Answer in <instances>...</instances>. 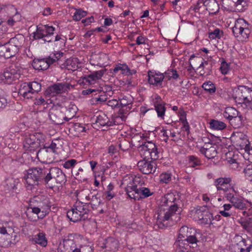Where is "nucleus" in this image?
I'll list each match as a JSON object with an SVG mask.
<instances>
[{
  "label": "nucleus",
  "instance_id": "nucleus-1",
  "mask_svg": "<svg viewBox=\"0 0 252 252\" xmlns=\"http://www.w3.org/2000/svg\"><path fill=\"white\" fill-rule=\"evenodd\" d=\"M177 200L173 193H167L161 198L160 207L155 217L158 227H167L180 220L181 209L177 204Z\"/></svg>",
  "mask_w": 252,
  "mask_h": 252
},
{
  "label": "nucleus",
  "instance_id": "nucleus-2",
  "mask_svg": "<svg viewBox=\"0 0 252 252\" xmlns=\"http://www.w3.org/2000/svg\"><path fill=\"white\" fill-rule=\"evenodd\" d=\"M139 152L143 159L137 163L139 170L143 174L154 173L156 170L155 162L150 159L156 160L158 158V152L156 145L151 142H147L139 148Z\"/></svg>",
  "mask_w": 252,
  "mask_h": 252
},
{
  "label": "nucleus",
  "instance_id": "nucleus-3",
  "mask_svg": "<svg viewBox=\"0 0 252 252\" xmlns=\"http://www.w3.org/2000/svg\"><path fill=\"white\" fill-rule=\"evenodd\" d=\"M19 241L18 233L12 221L0 222V247L9 248L14 246Z\"/></svg>",
  "mask_w": 252,
  "mask_h": 252
},
{
  "label": "nucleus",
  "instance_id": "nucleus-4",
  "mask_svg": "<svg viewBox=\"0 0 252 252\" xmlns=\"http://www.w3.org/2000/svg\"><path fill=\"white\" fill-rule=\"evenodd\" d=\"M18 43L16 38L8 39L3 36L0 40V58L9 59L14 56L19 50Z\"/></svg>",
  "mask_w": 252,
  "mask_h": 252
},
{
  "label": "nucleus",
  "instance_id": "nucleus-5",
  "mask_svg": "<svg viewBox=\"0 0 252 252\" xmlns=\"http://www.w3.org/2000/svg\"><path fill=\"white\" fill-rule=\"evenodd\" d=\"M89 209L85 202L76 201L72 208L67 212V218L73 222L85 220L88 218Z\"/></svg>",
  "mask_w": 252,
  "mask_h": 252
},
{
  "label": "nucleus",
  "instance_id": "nucleus-6",
  "mask_svg": "<svg viewBox=\"0 0 252 252\" xmlns=\"http://www.w3.org/2000/svg\"><path fill=\"white\" fill-rule=\"evenodd\" d=\"M45 183L49 188H53L55 185L52 180H55L57 184H64L67 181L65 174L58 167H46Z\"/></svg>",
  "mask_w": 252,
  "mask_h": 252
},
{
  "label": "nucleus",
  "instance_id": "nucleus-7",
  "mask_svg": "<svg viewBox=\"0 0 252 252\" xmlns=\"http://www.w3.org/2000/svg\"><path fill=\"white\" fill-rule=\"evenodd\" d=\"M45 135L41 132H35L30 134L25 138L23 146L27 152L34 151L42 145L45 141Z\"/></svg>",
  "mask_w": 252,
  "mask_h": 252
},
{
  "label": "nucleus",
  "instance_id": "nucleus-8",
  "mask_svg": "<svg viewBox=\"0 0 252 252\" xmlns=\"http://www.w3.org/2000/svg\"><path fill=\"white\" fill-rule=\"evenodd\" d=\"M55 28L49 25H39L36 27V30L32 33L34 40H42L44 42H50L53 41L52 36Z\"/></svg>",
  "mask_w": 252,
  "mask_h": 252
},
{
  "label": "nucleus",
  "instance_id": "nucleus-9",
  "mask_svg": "<svg viewBox=\"0 0 252 252\" xmlns=\"http://www.w3.org/2000/svg\"><path fill=\"white\" fill-rule=\"evenodd\" d=\"M46 167L43 168H32L28 170L25 179L26 184L29 186L37 185L38 182L42 179L45 182Z\"/></svg>",
  "mask_w": 252,
  "mask_h": 252
},
{
  "label": "nucleus",
  "instance_id": "nucleus-10",
  "mask_svg": "<svg viewBox=\"0 0 252 252\" xmlns=\"http://www.w3.org/2000/svg\"><path fill=\"white\" fill-rule=\"evenodd\" d=\"M137 179L132 175H126L122 180L121 186L126 189L128 196L134 200L138 199L137 196L134 195V192L137 188Z\"/></svg>",
  "mask_w": 252,
  "mask_h": 252
},
{
  "label": "nucleus",
  "instance_id": "nucleus-11",
  "mask_svg": "<svg viewBox=\"0 0 252 252\" xmlns=\"http://www.w3.org/2000/svg\"><path fill=\"white\" fill-rule=\"evenodd\" d=\"M234 99L239 103H251L252 104V89L245 86H240L236 91Z\"/></svg>",
  "mask_w": 252,
  "mask_h": 252
},
{
  "label": "nucleus",
  "instance_id": "nucleus-12",
  "mask_svg": "<svg viewBox=\"0 0 252 252\" xmlns=\"http://www.w3.org/2000/svg\"><path fill=\"white\" fill-rule=\"evenodd\" d=\"M55 147V145L51 144L49 147L40 149L36 154L38 159L42 162H52L54 158Z\"/></svg>",
  "mask_w": 252,
  "mask_h": 252
},
{
  "label": "nucleus",
  "instance_id": "nucleus-13",
  "mask_svg": "<svg viewBox=\"0 0 252 252\" xmlns=\"http://www.w3.org/2000/svg\"><path fill=\"white\" fill-rule=\"evenodd\" d=\"M231 182L232 179L230 177H220L215 180V185L218 190H223L225 193L230 191L236 193L237 191Z\"/></svg>",
  "mask_w": 252,
  "mask_h": 252
},
{
  "label": "nucleus",
  "instance_id": "nucleus-14",
  "mask_svg": "<svg viewBox=\"0 0 252 252\" xmlns=\"http://www.w3.org/2000/svg\"><path fill=\"white\" fill-rule=\"evenodd\" d=\"M19 77V73L12 66H11L3 73L0 74V84H11L18 80Z\"/></svg>",
  "mask_w": 252,
  "mask_h": 252
},
{
  "label": "nucleus",
  "instance_id": "nucleus-15",
  "mask_svg": "<svg viewBox=\"0 0 252 252\" xmlns=\"http://www.w3.org/2000/svg\"><path fill=\"white\" fill-rule=\"evenodd\" d=\"M109 60V57L106 53H93L90 56V63L93 65L104 67L108 65Z\"/></svg>",
  "mask_w": 252,
  "mask_h": 252
},
{
  "label": "nucleus",
  "instance_id": "nucleus-16",
  "mask_svg": "<svg viewBox=\"0 0 252 252\" xmlns=\"http://www.w3.org/2000/svg\"><path fill=\"white\" fill-rule=\"evenodd\" d=\"M110 72L113 76H129L134 74L135 71L134 70H130L126 63H118L114 65L113 68L110 69Z\"/></svg>",
  "mask_w": 252,
  "mask_h": 252
},
{
  "label": "nucleus",
  "instance_id": "nucleus-17",
  "mask_svg": "<svg viewBox=\"0 0 252 252\" xmlns=\"http://www.w3.org/2000/svg\"><path fill=\"white\" fill-rule=\"evenodd\" d=\"M70 85L67 83H56L47 89V91L51 95H55L56 94H62L70 90Z\"/></svg>",
  "mask_w": 252,
  "mask_h": 252
},
{
  "label": "nucleus",
  "instance_id": "nucleus-18",
  "mask_svg": "<svg viewBox=\"0 0 252 252\" xmlns=\"http://www.w3.org/2000/svg\"><path fill=\"white\" fill-rule=\"evenodd\" d=\"M205 212L204 206H197L189 211V216L199 224H203Z\"/></svg>",
  "mask_w": 252,
  "mask_h": 252
},
{
  "label": "nucleus",
  "instance_id": "nucleus-19",
  "mask_svg": "<svg viewBox=\"0 0 252 252\" xmlns=\"http://www.w3.org/2000/svg\"><path fill=\"white\" fill-rule=\"evenodd\" d=\"M105 72V69L94 71L83 77V81L90 85L94 84L101 80Z\"/></svg>",
  "mask_w": 252,
  "mask_h": 252
},
{
  "label": "nucleus",
  "instance_id": "nucleus-20",
  "mask_svg": "<svg viewBox=\"0 0 252 252\" xmlns=\"http://www.w3.org/2000/svg\"><path fill=\"white\" fill-rule=\"evenodd\" d=\"M234 192L230 191L225 193L224 197L228 200L232 205L235 208L240 210H244L246 208V204L243 200L237 197H235L233 194Z\"/></svg>",
  "mask_w": 252,
  "mask_h": 252
},
{
  "label": "nucleus",
  "instance_id": "nucleus-21",
  "mask_svg": "<svg viewBox=\"0 0 252 252\" xmlns=\"http://www.w3.org/2000/svg\"><path fill=\"white\" fill-rule=\"evenodd\" d=\"M153 105L157 113L158 117L160 120H164L165 115L166 108L164 103L161 101L159 96H156L155 99L153 101Z\"/></svg>",
  "mask_w": 252,
  "mask_h": 252
},
{
  "label": "nucleus",
  "instance_id": "nucleus-22",
  "mask_svg": "<svg viewBox=\"0 0 252 252\" xmlns=\"http://www.w3.org/2000/svg\"><path fill=\"white\" fill-rule=\"evenodd\" d=\"M39 199V197L36 196L35 197L32 201H31V203L29 204V207L28 208L29 213L32 212L36 215L37 219H35L33 220H36L37 219L39 218H43L44 217L45 215L43 213V211H41L42 209V204L40 203L37 206H34L32 203L33 201H38V199ZM29 215V214H28V216Z\"/></svg>",
  "mask_w": 252,
  "mask_h": 252
},
{
  "label": "nucleus",
  "instance_id": "nucleus-23",
  "mask_svg": "<svg viewBox=\"0 0 252 252\" xmlns=\"http://www.w3.org/2000/svg\"><path fill=\"white\" fill-rule=\"evenodd\" d=\"M171 109L175 112H177V114L179 117V121L183 125V127L185 130L189 132V126L186 118V113L183 108L180 107L179 109L178 106H173L171 107Z\"/></svg>",
  "mask_w": 252,
  "mask_h": 252
},
{
  "label": "nucleus",
  "instance_id": "nucleus-24",
  "mask_svg": "<svg viewBox=\"0 0 252 252\" xmlns=\"http://www.w3.org/2000/svg\"><path fill=\"white\" fill-rule=\"evenodd\" d=\"M31 241L33 244H36L41 247L45 248L47 246L48 239L46 234L43 231H39L33 235Z\"/></svg>",
  "mask_w": 252,
  "mask_h": 252
},
{
  "label": "nucleus",
  "instance_id": "nucleus-25",
  "mask_svg": "<svg viewBox=\"0 0 252 252\" xmlns=\"http://www.w3.org/2000/svg\"><path fill=\"white\" fill-rule=\"evenodd\" d=\"M207 27L208 37L210 40L219 39L223 36V31L215 27L211 23L207 24Z\"/></svg>",
  "mask_w": 252,
  "mask_h": 252
},
{
  "label": "nucleus",
  "instance_id": "nucleus-26",
  "mask_svg": "<svg viewBox=\"0 0 252 252\" xmlns=\"http://www.w3.org/2000/svg\"><path fill=\"white\" fill-rule=\"evenodd\" d=\"M80 64L79 60L77 58H71L67 59L61 65V67L69 70L75 71L79 67Z\"/></svg>",
  "mask_w": 252,
  "mask_h": 252
},
{
  "label": "nucleus",
  "instance_id": "nucleus-27",
  "mask_svg": "<svg viewBox=\"0 0 252 252\" xmlns=\"http://www.w3.org/2000/svg\"><path fill=\"white\" fill-rule=\"evenodd\" d=\"M18 94L23 96L24 99H30L32 97V93L29 83L25 82L21 84L19 87Z\"/></svg>",
  "mask_w": 252,
  "mask_h": 252
},
{
  "label": "nucleus",
  "instance_id": "nucleus-28",
  "mask_svg": "<svg viewBox=\"0 0 252 252\" xmlns=\"http://www.w3.org/2000/svg\"><path fill=\"white\" fill-rule=\"evenodd\" d=\"M148 80L150 84L158 86L161 83L164 78V74L159 72H150L148 74Z\"/></svg>",
  "mask_w": 252,
  "mask_h": 252
},
{
  "label": "nucleus",
  "instance_id": "nucleus-29",
  "mask_svg": "<svg viewBox=\"0 0 252 252\" xmlns=\"http://www.w3.org/2000/svg\"><path fill=\"white\" fill-rule=\"evenodd\" d=\"M101 247L108 251H116L119 248V242L113 237H109L106 239Z\"/></svg>",
  "mask_w": 252,
  "mask_h": 252
},
{
  "label": "nucleus",
  "instance_id": "nucleus-30",
  "mask_svg": "<svg viewBox=\"0 0 252 252\" xmlns=\"http://www.w3.org/2000/svg\"><path fill=\"white\" fill-rule=\"evenodd\" d=\"M49 117L50 120L56 125L63 124V119H65L66 121L69 120L66 117H64L63 114L58 111L50 112L49 114Z\"/></svg>",
  "mask_w": 252,
  "mask_h": 252
},
{
  "label": "nucleus",
  "instance_id": "nucleus-31",
  "mask_svg": "<svg viewBox=\"0 0 252 252\" xmlns=\"http://www.w3.org/2000/svg\"><path fill=\"white\" fill-rule=\"evenodd\" d=\"M219 9V4L215 0H206V11L209 15L216 14Z\"/></svg>",
  "mask_w": 252,
  "mask_h": 252
},
{
  "label": "nucleus",
  "instance_id": "nucleus-32",
  "mask_svg": "<svg viewBox=\"0 0 252 252\" xmlns=\"http://www.w3.org/2000/svg\"><path fill=\"white\" fill-rule=\"evenodd\" d=\"M32 65L35 69L38 70H45L49 67L46 59H34Z\"/></svg>",
  "mask_w": 252,
  "mask_h": 252
},
{
  "label": "nucleus",
  "instance_id": "nucleus-33",
  "mask_svg": "<svg viewBox=\"0 0 252 252\" xmlns=\"http://www.w3.org/2000/svg\"><path fill=\"white\" fill-rule=\"evenodd\" d=\"M92 195V192L89 189H84L80 190L77 193V201H82L84 202L85 201H89Z\"/></svg>",
  "mask_w": 252,
  "mask_h": 252
},
{
  "label": "nucleus",
  "instance_id": "nucleus-34",
  "mask_svg": "<svg viewBox=\"0 0 252 252\" xmlns=\"http://www.w3.org/2000/svg\"><path fill=\"white\" fill-rule=\"evenodd\" d=\"M244 118L240 113L229 120L230 124L234 128L242 127L244 125Z\"/></svg>",
  "mask_w": 252,
  "mask_h": 252
},
{
  "label": "nucleus",
  "instance_id": "nucleus-35",
  "mask_svg": "<svg viewBox=\"0 0 252 252\" xmlns=\"http://www.w3.org/2000/svg\"><path fill=\"white\" fill-rule=\"evenodd\" d=\"M209 124V127L213 130H221L226 127V125L224 123L215 119H211Z\"/></svg>",
  "mask_w": 252,
  "mask_h": 252
},
{
  "label": "nucleus",
  "instance_id": "nucleus-36",
  "mask_svg": "<svg viewBox=\"0 0 252 252\" xmlns=\"http://www.w3.org/2000/svg\"><path fill=\"white\" fill-rule=\"evenodd\" d=\"M127 118L126 114L119 113L117 115L113 117L110 120V126L122 124L126 121Z\"/></svg>",
  "mask_w": 252,
  "mask_h": 252
},
{
  "label": "nucleus",
  "instance_id": "nucleus-37",
  "mask_svg": "<svg viewBox=\"0 0 252 252\" xmlns=\"http://www.w3.org/2000/svg\"><path fill=\"white\" fill-rule=\"evenodd\" d=\"M110 120L106 114L101 113L97 116L95 122L96 124L100 126H110Z\"/></svg>",
  "mask_w": 252,
  "mask_h": 252
},
{
  "label": "nucleus",
  "instance_id": "nucleus-38",
  "mask_svg": "<svg viewBox=\"0 0 252 252\" xmlns=\"http://www.w3.org/2000/svg\"><path fill=\"white\" fill-rule=\"evenodd\" d=\"M164 77L168 80L177 81L180 79V75L176 70L173 68H169L164 72Z\"/></svg>",
  "mask_w": 252,
  "mask_h": 252
},
{
  "label": "nucleus",
  "instance_id": "nucleus-39",
  "mask_svg": "<svg viewBox=\"0 0 252 252\" xmlns=\"http://www.w3.org/2000/svg\"><path fill=\"white\" fill-rule=\"evenodd\" d=\"M153 193V192L149 188L145 187H141L139 189L136 188L134 192V195L137 196L138 198L139 194L142 195L144 198H147L152 195Z\"/></svg>",
  "mask_w": 252,
  "mask_h": 252
},
{
  "label": "nucleus",
  "instance_id": "nucleus-40",
  "mask_svg": "<svg viewBox=\"0 0 252 252\" xmlns=\"http://www.w3.org/2000/svg\"><path fill=\"white\" fill-rule=\"evenodd\" d=\"M245 22V20L243 19H239L236 21L234 26L232 28V29L233 33L235 37H238L240 36L242 26H243Z\"/></svg>",
  "mask_w": 252,
  "mask_h": 252
},
{
  "label": "nucleus",
  "instance_id": "nucleus-41",
  "mask_svg": "<svg viewBox=\"0 0 252 252\" xmlns=\"http://www.w3.org/2000/svg\"><path fill=\"white\" fill-rule=\"evenodd\" d=\"M63 53L61 52H56L55 53L51 54L50 56L46 58L49 66L58 61H59L62 57H63Z\"/></svg>",
  "mask_w": 252,
  "mask_h": 252
},
{
  "label": "nucleus",
  "instance_id": "nucleus-42",
  "mask_svg": "<svg viewBox=\"0 0 252 252\" xmlns=\"http://www.w3.org/2000/svg\"><path fill=\"white\" fill-rule=\"evenodd\" d=\"M240 114L235 108L231 107H226L223 113V116L228 120L234 118L235 116H237Z\"/></svg>",
  "mask_w": 252,
  "mask_h": 252
},
{
  "label": "nucleus",
  "instance_id": "nucleus-43",
  "mask_svg": "<svg viewBox=\"0 0 252 252\" xmlns=\"http://www.w3.org/2000/svg\"><path fill=\"white\" fill-rule=\"evenodd\" d=\"M174 177L172 174L168 172H162L159 176V181L160 183L163 184H168L172 180Z\"/></svg>",
  "mask_w": 252,
  "mask_h": 252
},
{
  "label": "nucleus",
  "instance_id": "nucleus-44",
  "mask_svg": "<svg viewBox=\"0 0 252 252\" xmlns=\"http://www.w3.org/2000/svg\"><path fill=\"white\" fill-rule=\"evenodd\" d=\"M217 146L216 144H213V147L210 148H206V158L208 160L210 159H214L217 154Z\"/></svg>",
  "mask_w": 252,
  "mask_h": 252
},
{
  "label": "nucleus",
  "instance_id": "nucleus-45",
  "mask_svg": "<svg viewBox=\"0 0 252 252\" xmlns=\"http://www.w3.org/2000/svg\"><path fill=\"white\" fill-rule=\"evenodd\" d=\"M216 85L211 81H206V93L214 95L216 92Z\"/></svg>",
  "mask_w": 252,
  "mask_h": 252
},
{
  "label": "nucleus",
  "instance_id": "nucleus-46",
  "mask_svg": "<svg viewBox=\"0 0 252 252\" xmlns=\"http://www.w3.org/2000/svg\"><path fill=\"white\" fill-rule=\"evenodd\" d=\"M87 14V12L81 9H77L74 12L72 18L73 20L78 21L80 20L82 18L85 17Z\"/></svg>",
  "mask_w": 252,
  "mask_h": 252
},
{
  "label": "nucleus",
  "instance_id": "nucleus-47",
  "mask_svg": "<svg viewBox=\"0 0 252 252\" xmlns=\"http://www.w3.org/2000/svg\"><path fill=\"white\" fill-rule=\"evenodd\" d=\"M220 69L222 74H227L230 70L229 64L227 63L223 59H222L221 60Z\"/></svg>",
  "mask_w": 252,
  "mask_h": 252
},
{
  "label": "nucleus",
  "instance_id": "nucleus-48",
  "mask_svg": "<svg viewBox=\"0 0 252 252\" xmlns=\"http://www.w3.org/2000/svg\"><path fill=\"white\" fill-rule=\"evenodd\" d=\"M248 25V23L245 21V23H244L243 26H242L241 29V32H240V36H241L243 38L247 39L249 37V36L250 34V30L247 27Z\"/></svg>",
  "mask_w": 252,
  "mask_h": 252
},
{
  "label": "nucleus",
  "instance_id": "nucleus-49",
  "mask_svg": "<svg viewBox=\"0 0 252 252\" xmlns=\"http://www.w3.org/2000/svg\"><path fill=\"white\" fill-rule=\"evenodd\" d=\"M244 245L242 242H239L237 244H232L230 247L231 252H244L245 248H243Z\"/></svg>",
  "mask_w": 252,
  "mask_h": 252
},
{
  "label": "nucleus",
  "instance_id": "nucleus-50",
  "mask_svg": "<svg viewBox=\"0 0 252 252\" xmlns=\"http://www.w3.org/2000/svg\"><path fill=\"white\" fill-rule=\"evenodd\" d=\"M90 200V204L94 209H96L98 206L100 204L101 199L98 198L96 195H91Z\"/></svg>",
  "mask_w": 252,
  "mask_h": 252
},
{
  "label": "nucleus",
  "instance_id": "nucleus-51",
  "mask_svg": "<svg viewBox=\"0 0 252 252\" xmlns=\"http://www.w3.org/2000/svg\"><path fill=\"white\" fill-rule=\"evenodd\" d=\"M239 242H242L244 245L243 248H245V251L246 252H250L252 249V242L250 240H246L241 237V240Z\"/></svg>",
  "mask_w": 252,
  "mask_h": 252
},
{
  "label": "nucleus",
  "instance_id": "nucleus-52",
  "mask_svg": "<svg viewBox=\"0 0 252 252\" xmlns=\"http://www.w3.org/2000/svg\"><path fill=\"white\" fill-rule=\"evenodd\" d=\"M30 86L31 87V89L32 93V94L37 93L39 92L41 89V84L38 83L37 82H32L31 83H29Z\"/></svg>",
  "mask_w": 252,
  "mask_h": 252
},
{
  "label": "nucleus",
  "instance_id": "nucleus-53",
  "mask_svg": "<svg viewBox=\"0 0 252 252\" xmlns=\"http://www.w3.org/2000/svg\"><path fill=\"white\" fill-rule=\"evenodd\" d=\"M7 104L5 93L3 90L0 89V109L5 108Z\"/></svg>",
  "mask_w": 252,
  "mask_h": 252
},
{
  "label": "nucleus",
  "instance_id": "nucleus-54",
  "mask_svg": "<svg viewBox=\"0 0 252 252\" xmlns=\"http://www.w3.org/2000/svg\"><path fill=\"white\" fill-rule=\"evenodd\" d=\"M77 163V160L75 159H71L65 161L63 166L66 169H70L75 166Z\"/></svg>",
  "mask_w": 252,
  "mask_h": 252
},
{
  "label": "nucleus",
  "instance_id": "nucleus-55",
  "mask_svg": "<svg viewBox=\"0 0 252 252\" xmlns=\"http://www.w3.org/2000/svg\"><path fill=\"white\" fill-rule=\"evenodd\" d=\"M189 166L192 167H194L200 164V161L193 156L189 157Z\"/></svg>",
  "mask_w": 252,
  "mask_h": 252
},
{
  "label": "nucleus",
  "instance_id": "nucleus-56",
  "mask_svg": "<svg viewBox=\"0 0 252 252\" xmlns=\"http://www.w3.org/2000/svg\"><path fill=\"white\" fill-rule=\"evenodd\" d=\"M102 91V87H99L97 89H88L82 91V94L83 95H87L91 94L93 93H95V94H96L97 93H100Z\"/></svg>",
  "mask_w": 252,
  "mask_h": 252
},
{
  "label": "nucleus",
  "instance_id": "nucleus-57",
  "mask_svg": "<svg viewBox=\"0 0 252 252\" xmlns=\"http://www.w3.org/2000/svg\"><path fill=\"white\" fill-rule=\"evenodd\" d=\"M34 104L35 105L43 106L44 108L47 106V103L42 97L35 98L34 100Z\"/></svg>",
  "mask_w": 252,
  "mask_h": 252
},
{
  "label": "nucleus",
  "instance_id": "nucleus-58",
  "mask_svg": "<svg viewBox=\"0 0 252 252\" xmlns=\"http://www.w3.org/2000/svg\"><path fill=\"white\" fill-rule=\"evenodd\" d=\"M106 96L104 94V92L102 93V94L94 98V102L97 104L105 101L106 100Z\"/></svg>",
  "mask_w": 252,
  "mask_h": 252
},
{
  "label": "nucleus",
  "instance_id": "nucleus-59",
  "mask_svg": "<svg viewBox=\"0 0 252 252\" xmlns=\"http://www.w3.org/2000/svg\"><path fill=\"white\" fill-rule=\"evenodd\" d=\"M119 100V104H120L122 106H126L131 104V100H128V98L126 96H124L122 99Z\"/></svg>",
  "mask_w": 252,
  "mask_h": 252
},
{
  "label": "nucleus",
  "instance_id": "nucleus-60",
  "mask_svg": "<svg viewBox=\"0 0 252 252\" xmlns=\"http://www.w3.org/2000/svg\"><path fill=\"white\" fill-rule=\"evenodd\" d=\"M214 220L213 214L210 212H206V225L213 224L212 221Z\"/></svg>",
  "mask_w": 252,
  "mask_h": 252
},
{
  "label": "nucleus",
  "instance_id": "nucleus-61",
  "mask_svg": "<svg viewBox=\"0 0 252 252\" xmlns=\"http://www.w3.org/2000/svg\"><path fill=\"white\" fill-rule=\"evenodd\" d=\"M107 104L108 106H110L112 108H115L119 105V100L116 99H112L108 101Z\"/></svg>",
  "mask_w": 252,
  "mask_h": 252
},
{
  "label": "nucleus",
  "instance_id": "nucleus-62",
  "mask_svg": "<svg viewBox=\"0 0 252 252\" xmlns=\"http://www.w3.org/2000/svg\"><path fill=\"white\" fill-rule=\"evenodd\" d=\"M147 38L146 37L143 35H140L138 36L136 40V44L137 45L145 44L146 43V40Z\"/></svg>",
  "mask_w": 252,
  "mask_h": 252
},
{
  "label": "nucleus",
  "instance_id": "nucleus-63",
  "mask_svg": "<svg viewBox=\"0 0 252 252\" xmlns=\"http://www.w3.org/2000/svg\"><path fill=\"white\" fill-rule=\"evenodd\" d=\"M81 252H93V248L92 245H88L85 246H82L81 247Z\"/></svg>",
  "mask_w": 252,
  "mask_h": 252
},
{
  "label": "nucleus",
  "instance_id": "nucleus-64",
  "mask_svg": "<svg viewBox=\"0 0 252 252\" xmlns=\"http://www.w3.org/2000/svg\"><path fill=\"white\" fill-rule=\"evenodd\" d=\"M244 173L246 176H252V165H249L244 169Z\"/></svg>",
  "mask_w": 252,
  "mask_h": 252
}]
</instances>
